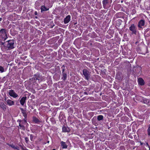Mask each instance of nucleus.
<instances>
[{
	"label": "nucleus",
	"instance_id": "obj_1",
	"mask_svg": "<svg viewBox=\"0 0 150 150\" xmlns=\"http://www.w3.org/2000/svg\"><path fill=\"white\" fill-rule=\"evenodd\" d=\"M0 35L5 40L7 38L6 30L5 29L2 28L0 30Z\"/></svg>",
	"mask_w": 150,
	"mask_h": 150
},
{
	"label": "nucleus",
	"instance_id": "obj_2",
	"mask_svg": "<svg viewBox=\"0 0 150 150\" xmlns=\"http://www.w3.org/2000/svg\"><path fill=\"white\" fill-rule=\"evenodd\" d=\"M83 74L86 79L87 80L89 79L90 74L89 72L86 69H83Z\"/></svg>",
	"mask_w": 150,
	"mask_h": 150
},
{
	"label": "nucleus",
	"instance_id": "obj_3",
	"mask_svg": "<svg viewBox=\"0 0 150 150\" xmlns=\"http://www.w3.org/2000/svg\"><path fill=\"white\" fill-rule=\"evenodd\" d=\"M129 30L132 31V33L136 34V27L134 24H132L129 27Z\"/></svg>",
	"mask_w": 150,
	"mask_h": 150
},
{
	"label": "nucleus",
	"instance_id": "obj_4",
	"mask_svg": "<svg viewBox=\"0 0 150 150\" xmlns=\"http://www.w3.org/2000/svg\"><path fill=\"white\" fill-rule=\"evenodd\" d=\"M8 93L11 96L13 97L14 98L17 97L18 96L17 94L13 90L10 91Z\"/></svg>",
	"mask_w": 150,
	"mask_h": 150
},
{
	"label": "nucleus",
	"instance_id": "obj_5",
	"mask_svg": "<svg viewBox=\"0 0 150 150\" xmlns=\"http://www.w3.org/2000/svg\"><path fill=\"white\" fill-rule=\"evenodd\" d=\"M70 15H68L64 18V22L65 24L68 23L70 20Z\"/></svg>",
	"mask_w": 150,
	"mask_h": 150
},
{
	"label": "nucleus",
	"instance_id": "obj_6",
	"mask_svg": "<svg viewBox=\"0 0 150 150\" xmlns=\"http://www.w3.org/2000/svg\"><path fill=\"white\" fill-rule=\"evenodd\" d=\"M144 20H141L139 22L138 24V26L139 28H142V26H143L144 25Z\"/></svg>",
	"mask_w": 150,
	"mask_h": 150
},
{
	"label": "nucleus",
	"instance_id": "obj_7",
	"mask_svg": "<svg viewBox=\"0 0 150 150\" xmlns=\"http://www.w3.org/2000/svg\"><path fill=\"white\" fill-rule=\"evenodd\" d=\"M138 81L139 83L142 86L144 84V82L143 79L141 78L138 79Z\"/></svg>",
	"mask_w": 150,
	"mask_h": 150
},
{
	"label": "nucleus",
	"instance_id": "obj_8",
	"mask_svg": "<svg viewBox=\"0 0 150 150\" xmlns=\"http://www.w3.org/2000/svg\"><path fill=\"white\" fill-rule=\"evenodd\" d=\"M11 41L10 40L8 41V44H7V47L8 48L13 49V43L12 42H10Z\"/></svg>",
	"mask_w": 150,
	"mask_h": 150
},
{
	"label": "nucleus",
	"instance_id": "obj_9",
	"mask_svg": "<svg viewBox=\"0 0 150 150\" xmlns=\"http://www.w3.org/2000/svg\"><path fill=\"white\" fill-rule=\"evenodd\" d=\"M26 99V97H23L22 98L21 100H20V102L21 104L22 105H23L24 104V103L25 102V100Z\"/></svg>",
	"mask_w": 150,
	"mask_h": 150
},
{
	"label": "nucleus",
	"instance_id": "obj_10",
	"mask_svg": "<svg viewBox=\"0 0 150 150\" xmlns=\"http://www.w3.org/2000/svg\"><path fill=\"white\" fill-rule=\"evenodd\" d=\"M6 101L7 104L9 105H12L14 104V102L10 100H8Z\"/></svg>",
	"mask_w": 150,
	"mask_h": 150
},
{
	"label": "nucleus",
	"instance_id": "obj_11",
	"mask_svg": "<svg viewBox=\"0 0 150 150\" xmlns=\"http://www.w3.org/2000/svg\"><path fill=\"white\" fill-rule=\"evenodd\" d=\"M61 146H62V148H67V145L66 144L65 142L63 141L61 142Z\"/></svg>",
	"mask_w": 150,
	"mask_h": 150
},
{
	"label": "nucleus",
	"instance_id": "obj_12",
	"mask_svg": "<svg viewBox=\"0 0 150 150\" xmlns=\"http://www.w3.org/2000/svg\"><path fill=\"white\" fill-rule=\"evenodd\" d=\"M0 106L4 110H5L6 109V106L4 105V103H0Z\"/></svg>",
	"mask_w": 150,
	"mask_h": 150
},
{
	"label": "nucleus",
	"instance_id": "obj_13",
	"mask_svg": "<svg viewBox=\"0 0 150 150\" xmlns=\"http://www.w3.org/2000/svg\"><path fill=\"white\" fill-rule=\"evenodd\" d=\"M49 10V8H46V7L45 6H42L41 7V12H42V11H46L48 10Z\"/></svg>",
	"mask_w": 150,
	"mask_h": 150
},
{
	"label": "nucleus",
	"instance_id": "obj_14",
	"mask_svg": "<svg viewBox=\"0 0 150 150\" xmlns=\"http://www.w3.org/2000/svg\"><path fill=\"white\" fill-rule=\"evenodd\" d=\"M62 130L63 132H69L70 131V130L69 128H66L65 127H64L62 128Z\"/></svg>",
	"mask_w": 150,
	"mask_h": 150
},
{
	"label": "nucleus",
	"instance_id": "obj_15",
	"mask_svg": "<svg viewBox=\"0 0 150 150\" xmlns=\"http://www.w3.org/2000/svg\"><path fill=\"white\" fill-rule=\"evenodd\" d=\"M21 112L23 114V115L25 117L26 116V111L24 110L23 109L21 108Z\"/></svg>",
	"mask_w": 150,
	"mask_h": 150
},
{
	"label": "nucleus",
	"instance_id": "obj_16",
	"mask_svg": "<svg viewBox=\"0 0 150 150\" xmlns=\"http://www.w3.org/2000/svg\"><path fill=\"white\" fill-rule=\"evenodd\" d=\"M8 145L9 146H11L13 149H18V148L17 146H15L13 144H8Z\"/></svg>",
	"mask_w": 150,
	"mask_h": 150
},
{
	"label": "nucleus",
	"instance_id": "obj_17",
	"mask_svg": "<svg viewBox=\"0 0 150 150\" xmlns=\"http://www.w3.org/2000/svg\"><path fill=\"white\" fill-rule=\"evenodd\" d=\"M103 117L102 115H100L98 116L97 119L98 120H100L103 119Z\"/></svg>",
	"mask_w": 150,
	"mask_h": 150
},
{
	"label": "nucleus",
	"instance_id": "obj_18",
	"mask_svg": "<svg viewBox=\"0 0 150 150\" xmlns=\"http://www.w3.org/2000/svg\"><path fill=\"white\" fill-rule=\"evenodd\" d=\"M33 120L36 123H38L39 121V120L37 118L34 117L33 118Z\"/></svg>",
	"mask_w": 150,
	"mask_h": 150
},
{
	"label": "nucleus",
	"instance_id": "obj_19",
	"mask_svg": "<svg viewBox=\"0 0 150 150\" xmlns=\"http://www.w3.org/2000/svg\"><path fill=\"white\" fill-rule=\"evenodd\" d=\"M63 80H65L67 77V75L65 73H63Z\"/></svg>",
	"mask_w": 150,
	"mask_h": 150
},
{
	"label": "nucleus",
	"instance_id": "obj_20",
	"mask_svg": "<svg viewBox=\"0 0 150 150\" xmlns=\"http://www.w3.org/2000/svg\"><path fill=\"white\" fill-rule=\"evenodd\" d=\"M4 71V69L2 67L0 66V72L1 73L3 72Z\"/></svg>",
	"mask_w": 150,
	"mask_h": 150
},
{
	"label": "nucleus",
	"instance_id": "obj_21",
	"mask_svg": "<svg viewBox=\"0 0 150 150\" xmlns=\"http://www.w3.org/2000/svg\"><path fill=\"white\" fill-rule=\"evenodd\" d=\"M148 135L150 136V125L147 130Z\"/></svg>",
	"mask_w": 150,
	"mask_h": 150
},
{
	"label": "nucleus",
	"instance_id": "obj_22",
	"mask_svg": "<svg viewBox=\"0 0 150 150\" xmlns=\"http://www.w3.org/2000/svg\"><path fill=\"white\" fill-rule=\"evenodd\" d=\"M19 125L20 126V128H21L22 129H24V130L25 129V127L23 125H21L20 123Z\"/></svg>",
	"mask_w": 150,
	"mask_h": 150
},
{
	"label": "nucleus",
	"instance_id": "obj_23",
	"mask_svg": "<svg viewBox=\"0 0 150 150\" xmlns=\"http://www.w3.org/2000/svg\"><path fill=\"white\" fill-rule=\"evenodd\" d=\"M65 67L64 65L62 66V73H64V72L65 71V69H64Z\"/></svg>",
	"mask_w": 150,
	"mask_h": 150
},
{
	"label": "nucleus",
	"instance_id": "obj_24",
	"mask_svg": "<svg viewBox=\"0 0 150 150\" xmlns=\"http://www.w3.org/2000/svg\"><path fill=\"white\" fill-rule=\"evenodd\" d=\"M40 77L38 76V77H36L35 78V80H40Z\"/></svg>",
	"mask_w": 150,
	"mask_h": 150
},
{
	"label": "nucleus",
	"instance_id": "obj_25",
	"mask_svg": "<svg viewBox=\"0 0 150 150\" xmlns=\"http://www.w3.org/2000/svg\"><path fill=\"white\" fill-rule=\"evenodd\" d=\"M25 141L26 143H27L28 141V137H25Z\"/></svg>",
	"mask_w": 150,
	"mask_h": 150
},
{
	"label": "nucleus",
	"instance_id": "obj_26",
	"mask_svg": "<svg viewBox=\"0 0 150 150\" xmlns=\"http://www.w3.org/2000/svg\"><path fill=\"white\" fill-rule=\"evenodd\" d=\"M33 137L32 134L30 135V139L31 141H32Z\"/></svg>",
	"mask_w": 150,
	"mask_h": 150
},
{
	"label": "nucleus",
	"instance_id": "obj_27",
	"mask_svg": "<svg viewBox=\"0 0 150 150\" xmlns=\"http://www.w3.org/2000/svg\"><path fill=\"white\" fill-rule=\"evenodd\" d=\"M35 14L36 15H37L38 14V13L37 11H35Z\"/></svg>",
	"mask_w": 150,
	"mask_h": 150
},
{
	"label": "nucleus",
	"instance_id": "obj_28",
	"mask_svg": "<svg viewBox=\"0 0 150 150\" xmlns=\"http://www.w3.org/2000/svg\"><path fill=\"white\" fill-rule=\"evenodd\" d=\"M84 93L85 94L87 95V93L86 92H84Z\"/></svg>",
	"mask_w": 150,
	"mask_h": 150
},
{
	"label": "nucleus",
	"instance_id": "obj_29",
	"mask_svg": "<svg viewBox=\"0 0 150 150\" xmlns=\"http://www.w3.org/2000/svg\"><path fill=\"white\" fill-rule=\"evenodd\" d=\"M35 18H37V16H35Z\"/></svg>",
	"mask_w": 150,
	"mask_h": 150
},
{
	"label": "nucleus",
	"instance_id": "obj_30",
	"mask_svg": "<svg viewBox=\"0 0 150 150\" xmlns=\"http://www.w3.org/2000/svg\"><path fill=\"white\" fill-rule=\"evenodd\" d=\"M1 18H0V21H1Z\"/></svg>",
	"mask_w": 150,
	"mask_h": 150
},
{
	"label": "nucleus",
	"instance_id": "obj_31",
	"mask_svg": "<svg viewBox=\"0 0 150 150\" xmlns=\"http://www.w3.org/2000/svg\"><path fill=\"white\" fill-rule=\"evenodd\" d=\"M22 149L24 150V149H23V148H22Z\"/></svg>",
	"mask_w": 150,
	"mask_h": 150
},
{
	"label": "nucleus",
	"instance_id": "obj_32",
	"mask_svg": "<svg viewBox=\"0 0 150 150\" xmlns=\"http://www.w3.org/2000/svg\"><path fill=\"white\" fill-rule=\"evenodd\" d=\"M52 150H56L55 149H54Z\"/></svg>",
	"mask_w": 150,
	"mask_h": 150
},
{
	"label": "nucleus",
	"instance_id": "obj_33",
	"mask_svg": "<svg viewBox=\"0 0 150 150\" xmlns=\"http://www.w3.org/2000/svg\"><path fill=\"white\" fill-rule=\"evenodd\" d=\"M121 2H123V1H121Z\"/></svg>",
	"mask_w": 150,
	"mask_h": 150
},
{
	"label": "nucleus",
	"instance_id": "obj_34",
	"mask_svg": "<svg viewBox=\"0 0 150 150\" xmlns=\"http://www.w3.org/2000/svg\"><path fill=\"white\" fill-rule=\"evenodd\" d=\"M149 150H150V149H149Z\"/></svg>",
	"mask_w": 150,
	"mask_h": 150
}]
</instances>
